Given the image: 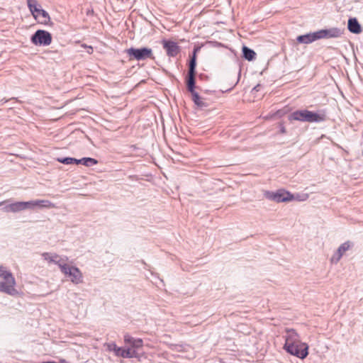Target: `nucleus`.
Returning a JSON list of instances; mask_svg holds the SVG:
<instances>
[{
    "label": "nucleus",
    "mask_w": 363,
    "mask_h": 363,
    "mask_svg": "<svg viewBox=\"0 0 363 363\" xmlns=\"http://www.w3.org/2000/svg\"><path fill=\"white\" fill-rule=\"evenodd\" d=\"M284 339V349L287 352L302 359L308 356V345L300 340L298 334L294 330L286 329Z\"/></svg>",
    "instance_id": "nucleus-1"
},
{
    "label": "nucleus",
    "mask_w": 363,
    "mask_h": 363,
    "mask_svg": "<svg viewBox=\"0 0 363 363\" xmlns=\"http://www.w3.org/2000/svg\"><path fill=\"white\" fill-rule=\"evenodd\" d=\"M289 121H298L305 122H320L325 119L323 113H317L308 110L296 111L289 116Z\"/></svg>",
    "instance_id": "nucleus-2"
},
{
    "label": "nucleus",
    "mask_w": 363,
    "mask_h": 363,
    "mask_svg": "<svg viewBox=\"0 0 363 363\" xmlns=\"http://www.w3.org/2000/svg\"><path fill=\"white\" fill-rule=\"evenodd\" d=\"M0 277H1L4 281L1 282V289L3 292H5L11 296H16L18 294V291L15 289L16 281L11 273L6 270V269L2 266H0Z\"/></svg>",
    "instance_id": "nucleus-3"
},
{
    "label": "nucleus",
    "mask_w": 363,
    "mask_h": 363,
    "mask_svg": "<svg viewBox=\"0 0 363 363\" xmlns=\"http://www.w3.org/2000/svg\"><path fill=\"white\" fill-rule=\"evenodd\" d=\"M264 195L267 199L277 203L291 201L294 199L293 194L283 189H279L277 191H267Z\"/></svg>",
    "instance_id": "nucleus-4"
},
{
    "label": "nucleus",
    "mask_w": 363,
    "mask_h": 363,
    "mask_svg": "<svg viewBox=\"0 0 363 363\" xmlns=\"http://www.w3.org/2000/svg\"><path fill=\"white\" fill-rule=\"evenodd\" d=\"M61 272L75 284L83 281L82 274L77 267L69 266L66 263L65 265L61 266Z\"/></svg>",
    "instance_id": "nucleus-5"
},
{
    "label": "nucleus",
    "mask_w": 363,
    "mask_h": 363,
    "mask_svg": "<svg viewBox=\"0 0 363 363\" xmlns=\"http://www.w3.org/2000/svg\"><path fill=\"white\" fill-rule=\"evenodd\" d=\"M130 60H143L147 58H153L152 50L150 48H143L140 49L130 48L126 50Z\"/></svg>",
    "instance_id": "nucleus-6"
},
{
    "label": "nucleus",
    "mask_w": 363,
    "mask_h": 363,
    "mask_svg": "<svg viewBox=\"0 0 363 363\" xmlns=\"http://www.w3.org/2000/svg\"><path fill=\"white\" fill-rule=\"evenodd\" d=\"M31 42L35 45L47 46L52 43L51 34L44 30H37L31 38Z\"/></svg>",
    "instance_id": "nucleus-7"
},
{
    "label": "nucleus",
    "mask_w": 363,
    "mask_h": 363,
    "mask_svg": "<svg viewBox=\"0 0 363 363\" xmlns=\"http://www.w3.org/2000/svg\"><path fill=\"white\" fill-rule=\"evenodd\" d=\"M353 246V243L350 241H347L337 248V251L332 255L330 262L337 264L343 256V255L348 251Z\"/></svg>",
    "instance_id": "nucleus-8"
},
{
    "label": "nucleus",
    "mask_w": 363,
    "mask_h": 363,
    "mask_svg": "<svg viewBox=\"0 0 363 363\" xmlns=\"http://www.w3.org/2000/svg\"><path fill=\"white\" fill-rule=\"evenodd\" d=\"M342 34V31L337 28H331L316 31V37H318V39L339 38Z\"/></svg>",
    "instance_id": "nucleus-9"
},
{
    "label": "nucleus",
    "mask_w": 363,
    "mask_h": 363,
    "mask_svg": "<svg viewBox=\"0 0 363 363\" xmlns=\"http://www.w3.org/2000/svg\"><path fill=\"white\" fill-rule=\"evenodd\" d=\"M196 51L194 50V55L191 57V60L189 63V80L187 82L188 89L191 93L195 92L194 91V74H195V68H196Z\"/></svg>",
    "instance_id": "nucleus-10"
},
{
    "label": "nucleus",
    "mask_w": 363,
    "mask_h": 363,
    "mask_svg": "<svg viewBox=\"0 0 363 363\" xmlns=\"http://www.w3.org/2000/svg\"><path fill=\"white\" fill-rule=\"evenodd\" d=\"M33 18L40 23L48 25L50 22V17L48 13L42 8L33 15Z\"/></svg>",
    "instance_id": "nucleus-11"
},
{
    "label": "nucleus",
    "mask_w": 363,
    "mask_h": 363,
    "mask_svg": "<svg viewBox=\"0 0 363 363\" xmlns=\"http://www.w3.org/2000/svg\"><path fill=\"white\" fill-rule=\"evenodd\" d=\"M163 45L168 55L174 57L179 52V46L176 43L172 41H164Z\"/></svg>",
    "instance_id": "nucleus-12"
},
{
    "label": "nucleus",
    "mask_w": 363,
    "mask_h": 363,
    "mask_svg": "<svg viewBox=\"0 0 363 363\" xmlns=\"http://www.w3.org/2000/svg\"><path fill=\"white\" fill-rule=\"evenodd\" d=\"M4 211L6 212H19L21 211H24L23 201L15 202L11 204L6 206L4 208Z\"/></svg>",
    "instance_id": "nucleus-13"
},
{
    "label": "nucleus",
    "mask_w": 363,
    "mask_h": 363,
    "mask_svg": "<svg viewBox=\"0 0 363 363\" xmlns=\"http://www.w3.org/2000/svg\"><path fill=\"white\" fill-rule=\"evenodd\" d=\"M316 36V32L299 35L297 37V41L300 43H311L316 40H318V38Z\"/></svg>",
    "instance_id": "nucleus-14"
},
{
    "label": "nucleus",
    "mask_w": 363,
    "mask_h": 363,
    "mask_svg": "<svg viewBox=\"0 0 363 363\" xmlns=\"http://www.w3.org/2000/svg\"><path fill=\"white\" fill-rule=\"evenodd\" d=\"M35 209L38 208H55V205L51 201L45 199H38L34 200Z\"/></svg>",
    "instance_id": "nucleus-15"
},
{
    "label": "nucleus",
    "mask_w": 363,
    "mask_h": 363,
    "mask_svg": "<svg viewBox=\"0 0 363 363\" xmlns=\"http://www.w3.org/2000/svg\"><path fill=\"white\" fill-rule=\"evenodd\" d=\"M348 29L351 33L355 34H359L362 32L361 26L355 18L349 19Z\"/></svg>",
    "instance_id": "nucleus-16"
},
{
    "label": "nucleus",
    "mask_w": 363,
    "mask_h": 363,
    "mask_svg": "<svg viewBox=\"0 0 363 363\" xmlns=\"http://www.w3.org/2000/svg\"><path fill=\"white\" fill-rule=\"evenodd\" d=\"M124 342L130 345L133 348H140L143 347V340L141 339H134L129 335L124 336Z\"/></svg>",
    "instance_id": "nucleus-17"
},
{
    "label": "nucleus",
    "mask_w": 363,
    "mask_h": 363,
    "mask_svg": "<svg viewBox=\"0 0 363 363\" xmlns=\"http://www.w3.org/2000/svg\"><path fill=\"white\" fill-rule=\"evenodd\" d=\"M191 96L193 101L198 107L203 108L208 106L207 103L199 95L197 92L195 91L191 93Z\"/></svg>",
    "instance_id": "nucleus-18"
},
{
    "label": "nucleus",
    "mask_w": 363,
    "mask_h": 363,
    "mask_svg": "<svg viewBox=\"0 0 363 363\" xmlns=\"http://www.w3.org/2000/svg\"><path fill=\"white\" fill-rule=\"evenodd\" d=\"M104 346L106 347V350L109 352H113L115 355L117 357H121V352L123 351V348L118 347L114 342L106 343Z\"/></svg>",
    "instance_id": "nucleus-19"
},
{
    "label": "nucleus",
    "mask_w": 363,
    "mask_h": 363,
    "mask_svg": "<svg viewBox=\"0 0 363 363\" xmlns=\"http://www.w3.org/2000/svg\"><path fill=\"white\" fill-rule=\"evenodd\" d=\"M27 4L32 15L35 14L37 11H39L41 9V6L36 0H27Z\"/></svg>",
    "instance_id": "nucleus-20"
},
{
    "label": "nucleus",
    "mask_w": 363,
    "mask_h": 363,
    "mask_svg": "<svg viewBox=\"0 0 363 363\" xmlns=\"http://www.w3.org/2000/svg\"><path fill=\"white\" fill-rule=\"evenodd\" d=\"M243 57L248 61H252L255 58L256 53L254 50L246 46L242 47Z\"/></svg>",
    "instance_id": "nucleus-21"
},
{
    "label": "nucleus",
    "mask_w": 363,
    "mask_h": 363,
    "mask_svg": "<svg viewBox=\"0 0 363 363\" xmlns=\"http://www.w3.org/2000/svg\"><path fill=\"white\" fill-rule=\"evenodd\" d=\"M98 161L94 158L91 157H84L82 159L78 160L77 164H82L86 167H90L94 164H96Z\"/></svg>",
    "instance_id": "nucleus-22"
},
{
    "label": "nucleus",
    "mask_w": 363,
    "mask_h": 363,
    "mask_svg": "<svg viewBox=\"0 0 363 363\" xmlns=\"http://www.w3.org/2000/svg\"><path fill=\"white\" fill-rule=\"evenodd\" d=\"M137 357V352L131 348L123 349L121 354V357L123 358H133Z\"/></svg>",
    "instance_id": "nucleus-23"
},
{
    "label": "nucleus",
    "mask_w": 363,
    "mask_h": 363,
    "mask_svg": "<svg viewBox=\"0 0 363 363\" xmlns=\"http://www.w3.org/2000/svg\"><path fill=\"white\" fill-rule=\"evenodd\" d=\"M67 257H62L59 255L56 254V258H52L51 263H55L57 264L61 269L62 265H65L67 263Z\"/></svg>",
    "instance_id": "nucleus-24"
},
{
    "label": "nucleus",
    "mask_w": 363,
    "mask_h": 363,
    "mask_svg": "<svg viewBox=\"0 0 363 363\" xmlns=\"http://www.w3.org/2000/svg\"><path fill=\"white\" fill-rule=\"evenodd\" d=\"M57 160L59 162H61L65 164H77V159L72 158V157H65V158H57Z\"/></svg>",
    "instance_id": "nucleus-25"
},
{
    "label": "nucleus",
    "mask_w": 363,
    "mask_h": 363,
    "mask_svg": "<svg viewBox=\"0 0 363 363\" xmlns=\"http://www.w3.org/2000/svg\"><path fill=\"white\" fill-rule=\"evenodd\" d=\"M42 256L45 261L51 263L52 258H56V253L44 252Z\"/></svg>",
    "instance_id": "nucleus-26"
},
{
    "label": "nucleus",
    "mask_w": 363,
    "mask_h": 363,
    "mask_svg": "<svg viewBox=\"0 0 363 363\" xmlns=\"http://www.w3.org/2000/svg\"><path fill=\"white\" fill-rule=\"evenodd\" d=\"M23 206H24L25 210H28V209L34 210L35 209L34 200L29 201H23Z\"/></svg>",
    "instance_id": "nucleus-27"
},
{
    "label": "nucleus",
    "mask_w": 363,
    "mask_h": 363,
    "mask_svg": "<svg viewBox=\"0 0 363 363\" xmlns=\"http://www.w3.org/2000/svg\"><path fill=\"white\" fill-rule=\"evenodd\" d=\"M82 46L84 47V48H87V52L88 53L91 54L92 52L93 49H92V48L91 46L87 47V46H86L84 45H82Z\"/></svg>",
    "instance_id": "nucleus-28"
},
{
    "label": "nucleus",
    "mask_w": 363,
    "mask_h": 363,
    "mask_svg": "<svg viewBox=\"0 0 363 363\" xmlns=\"http://www.w3.org/2000/svg\"><path fill=\"white\" fill-rule=\"evenodd\" d=\"M277 114H278L279 116H282L284 114V113H282L281 111H277Z\"/></svg>",
    "instance_id": "nucleus-29"
},
{
    "label": "nucleus",
    "mask_w": 363,
    "mask_h": 363,
    "mask_svg": "<svg viewBox=\"0 0 363 363\" xmlns=\"http://www.w3.org/2000/svg\"><path fill=\"white\" fill-rule=\"evenodd\" d=\"M281 132L282 133H285V128H284V127H281Z\"/></svg>",
    "instance_id": "nucleus-30"
},
{
    "label": "nucleus",
    "mask_w": 363,
    "mask_h": 363,
    "mask_svg": "<svg viewBox=\"0 0 363 363\" xmlns=\"http://www.w3.org/2000/svg\"><path fill=\"white\" fill-rule=\"evenodd\" d=\"M0 291H3V290L1 289V283H0Z\"/></svg>",
    "instance_id": "nucleus-31"
}]
</instances>
